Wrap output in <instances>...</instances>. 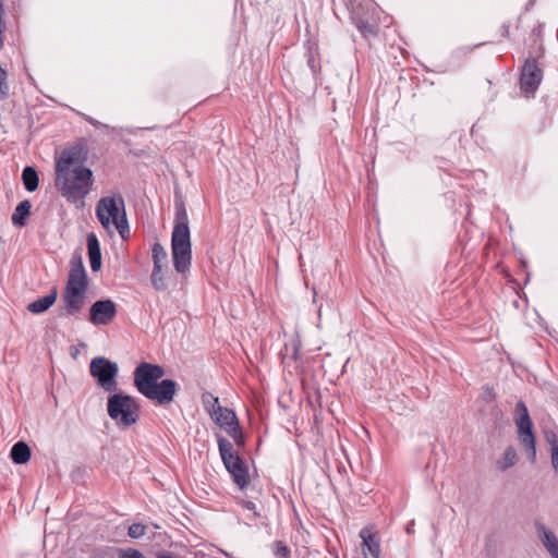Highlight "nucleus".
<instances>
[{"mask_svg": "<svg viewBox=\"0 0 558 558\" xmlns=\"http://www.w3.org/2000/svg\"><path fill=\"white\" fill-rule=\"evenodd\" d=\"M163 375L162 366L142 362L133 372L134 386L145 398L161 405L169 404L177 393L178 384L173 379H161Z\"/></svg>", "mask_w": 558, "mask_h": 558, "instance_id": "obj_1", "label": "nucleus"}, {"mask_svg": "<svg viewBox=\"0 0 558 558\" xmlns=\"http://www.w3.org/2000/svg\"><path fill=\"white\" fill-rule=\"evenodd\" d=\"M174 209V226L171 234L172 262L174 269L184 274L190 269L192 260L189 216L185 204L181 198L175 199Z\"/></svg>", "mask_w": 558, "mask_h": 558, "instance_id": "obj_2", "label": "nucleus"}, {"mask_svg": "<svg viewBox=\"0 0 558 558\" xmlns=\"http://www.w3.org/2000/svg\"><path fill=\"white\" fill-rule=\"evenodd\" d=\"M87 287V275L80 252H74L70 260V271L63 300L69 314L78 312Z\"/></svg>", "mask_w": 558, "mask_h": 558, "instance_id": "obj_3", "label": "nucleus"}, {"mask_svg": "<svg viewBox=\"0 0 558 558\" xmlns=\"http://www.w3.org/2000/svg\"><path fill=\"white\" fill-rule=\"evenodd\" d=\"M92 171L85 167L73 168L69 172L56 173V186L69 202L83 204L90 190Z\"/></svg>", "mask_w": 558, "mask_h": 558, "instance_id": "obj_4", "label": "nucleus"}, {"mask_svg": "<svg viewBox=\"0 0 558 558\" xmlns=\"http://www.w3.org/2000/svg\"><path fill=\"white\" fill-rule=\"evenodd\" d=\"M107 413L120 428L126 429L138 422L141 404L133 396L114 393L107 400Z\"/></svg>", "mask_w": 558, "mask_h": 558, "instance_id": "obj_5", "label": "nucleus"}, {"mask_svg": "<svg viewBox=\"0 0 558 558\" xmlns=\"http://www.w3.org/2000/svg\"><path fill=\"white\" fill-rule=\"evenodd\" d=\"M218 449L221 460L231 474L233 482L242 489L250 483L248 469L239 453L233 450V445L226 438H218Z\"/></svg>", "mask_w": 558, "mask_h": 558, "instance_id": "obj_6", "label": "nucleus"}, {"mask_svg": "<svg viewBox=\"0 0 558 558\" xmlns=\"http://www.w3.org/2000/svg\"><path fill=\"white\" fill-rule=\"evenodd\" d=\"M514 423L518 427V438L525 449L531 461L536 459L535 435L533 433V423L527 408L523 401H518L514 408Z\"/></svg>", "mask_w": 558, "mask_h": 558, "instance_id": "obj_7", "label": "nucleus"}, {"mask_svg": "<svg viewBox=\"0 0 558 558\" xmlns=\"http://www.w3.org/2000/svg\"><path fill=\"white\" fill-rule=\"evenodd\" d=\"M113 226L123 241L131 238V229L125 209V201L121 193L107 196V229Z\"/></svg>", "mask_w": 558, "mask_h": 558, "instance_id": "obj_8", "label": "nucleus"}, {"mask_svg": "<svg viewBox=\"0 0 558 558\" xmlns=\"http://www.w3.org/2000/svg\"><path fill=\"white\" fill-rule=\"evenodd\" d=\"M543 80V69L537 59L530 57L525 60L520 73V88L525 94H534Z\"/></svg>", "mask_w": 558, "mask_h": 558, "instance_id": "obj_9", "label": "nucleus"}, {"mask_svg": "<svg viewBox=\"0 0 558 558\" xmlns=\"http://www.w3.org/2000/svg\"><path fill=\"white\" fill-rule=\"evenodd\" d=\"M85 159L83 147L73 146L62 151L56 165V173L69 172L73 168L83 167L81 163Z\"/></svg>", "mask_w": 558, "mask_h": 558, "instance_id": "obj_10", "label": "nucleus"}, {"mask_svg": "<svg viewBox=\"0 0 558 558\" xmlns=\"http://www.w3.org/2000/svg\"><path fill=\"white\" fill-rule=\"evenodd\" d=\"M360 537L362 538V551L364 556L366 557L367 554H369L372 558H379L380 544L376 534L372 533L369 529L364 527L360 532Z\"/></svg>", "mask_w": 558, "mask_h": 558, "instance_id": "obj_11", "label": "nucleus"}, {"mask_svg": "<svg viewBox=\"0 0 558 558\" xmlns=\"http://www.w3.org/2000/svg\"><path fill=\"white\" fill-rule=\"evenodd\" d=\"M87 253L93 271H98L101 268V251L100 244L95 233L90 232L86 236Z\"/></svg>", "mask_w": 558, "mask_h": 558, "instance_id": "obj_12", "label": "nucleus"}, {"mask_svg": "<svg viewBox=\"0 0 558 558\" xmlns=\"http://www.w3.org/2000/svg\"><path fill=\"white\" fill-rule=\"evenodd\" d=\"M57 300V290L53 289L49 294L29 303L27 310L33 314L46 312Z\"/></svg>", "mask_w": 558, "mask_h": 558, "instance_id": "obj_13", "label": "nucleus"}, {"mask_svg": "<svg viewBox=\"0 0 558 558\" xmlns=\"http://www.w3.org/2000/svg\"><path fill=\"white\" fill-rule=\"evenodd\" d=\"M217 410L218 411L214 416H211V418L222 429L229 425L235 424L238 421L236 414L233 410L221 405H217Z\"/></svg>", "mask_w": 558, "mask_h": 558, "instance_id": "obj_14", "label": "nucleus"}, {"mask_svg": "<svg viewBox=\"0 0 558 558\" xmlns=\"http://www.w3.org/2000/svg\"><path fill=\"white\" fill-rule=\"evenodd\" d=\"M32 456L28 445L24 441H17L13 445L10 451L12 461L16 464H25L29 461Z\"/></svg>", "mask_w": 558, "mask_h": 558, "instance_id": "obj_15", "label": "nucleus"}, {"mask_svg": "<svg viewBox=\"0 0 558 558\" xmlns=\"http://www.w3.org/2000/svg\"><path fill=\"white\" fill-rule=\"evenodd\" d=\"M355 27L359 29L361 35L369 40L378 35L379 27L375 22H369L362 17L353 19Z\"/></svg>", "mask_w": 558, "mask_h": 558, "instance_id": "obj_16", "label": "nucleus"}, {"mask_svg": "<svg viewBox=\"0 0 558 558\" xmlns=\"http://www.w3.org/2000/svg\"><path fill=\"white\" fill-rule=\"evenodd\" d=\"M534 526L538 538L547 550L558 543L557 536L551 531L547 530L542 522L536 520Z\"/></svg>", "mask_w": 558, "mask_h": 558, "instance_id": "obj_17", "label": "nucleus"}, {"mask_svg": "<svg viewBox=\"0 0 558 558\" xmlns=\"http://www.w3.org/2000/svg\"><path fill=\"white\" fill-rule=\"evenodd\" d=\"M31 208H32V204H31L29 201L25 199V201L21 202L16 206V208H15L13 215H12V222H13V225H15V226H24L26 218L31 214Z\"/></svg>", "mask_w": 558, "mask_h": 558, "instance_id": "obj_18", "label": "nucleus"}, {"mask_svg": "<svg viewBox=\"0 0 558 558\" xmlns=\"http://www.w3.org/2000/svg\"><path fill=\"white\" fill-rule=\"evenodd\" d=\"M518 462L517 451L512 446H508L505 449L502 458L497 460L496 465L500 471H506L509 468H512Z\"/></svg>", "mask_w": 558, "mask_h": 558, "instance_id": "obj_19", "label": "nucleus"}, {"mask_svg": "<svg viewBox=\"0 0 558 558\" xmlns=\"http://www.w3.org/2000/svg\"><path fill=\"white\" fill-rule=\"evenodd\" d=\"M22 180L25 189L28 192H34L37 190L39 180L38 174L33 167L24 168L22 172Z\"/></svg>", "mask_w": 558, "mask_h": 558, "instance_id": "obj_20", "label": "nucleus"}, {"mask_svg": "<svg viewBox=\"0 0 558 558\" xmlns=\"http://www.w3.org/2000/svg\"><path fill=\"white\" fill-rule=\"evenodd\" d=\"M90 374L97 378L100 387H105V356H98L92 361Z\"/></svg>", "mask_w": 558, "mask_h": 558, "instance_id": "obj_21", "label": "nucleus"}, {"mask_svg": "<svg viewBox=\"0 0 558 558\" xmlns=\"http://www.w3.org/2000/svg\"><path fill=\"white\" fill-rule=\"evenodd\" d=\"M151 259L154 267L157 268H163L168 263V254L159 242H155L151 247Z\"/></svg>", "mask_w": 558, "mask_h": 558, "instance_id": "obj_22", "label": "nucleus"}, {"mask_svg": "<svg viewBox=\"0 0 558 558\" xmlns=\"http://www.w3.org/2000/svg\"><path fill=\"white\" fill-rule=\"evenodd\" d=\"M150 282L156 291H165L167 289L166 277L162 268L153 267Z\"/></svg>", "mask_w": 558, "mask_h": 558, "instance_id": "obj_23", "label": "nucleus"}, {"mask_svg": "<svg viewBox=\"0 0 558 558\" xmlns=\"http://www.w3.org/2000/svg\"><path fill=\"white\" fill-rule=\"evenodd\" d=\"M306 59L307 65L311 69L312 73L314 75H317L322 69L318 49L313 47L308 48Z\"/></svg>", "mask_w": 558, "mask_h": 558, "instance_id": "obj_24", "label": "nucleus"}, {"mask_svg": "<svg viewBox=\"0 0 558 558\" xmlns=\"http://www.w3.org/2000/svg\"><path fill=\"white\" fill-rule=\"evenodd\" d=\"M202 402L210 417L218 411L217 405H220L218 397H215L213 393L207 391L202 395Z\"/></svg>", "mask_w": 558, "mask_h": 558, "instance_id": "obj_25", "label": "nucleus"}, {"mask_svg": "<svg viewBox=\"0 0 558 558\" xmlns=\"http://www.w3.org/2000/svg\"><path fill=\"white\" fill-rule=\"evenodd\" d=\"M90 320L94 324H105V300H99L92 306Z\"/></svg>", "mask_w": 558, "mask_h": 558, "instance_id": "obj_26", "label": "nucleus"}, {"mask_svg": "<svg viewBox=\"0 0 558 558\" xmlns=\"http://www.w3.org/2000/svg\"><path fill=\"white\" fill-rule=\"evenodd\" d=\"M118 366L116 363L107 360V391L114 390L117 387L116 376Z\"/></svg>", "mask_w": 558, "mask_h": 558, "instance_id": "obj_27", "label": "nucleus"}, {"mask_svg": "<svg viewBox=\"0 0 558 558\" xmlns=\"http://www.w3.org/2000/svg\"><path fill=\"white\" fill-rule=\"evenodd\" d=\"M117 555L118 558H147L141 550L133 547L118 548Z\"/></svg>", "mask_w": 558, "mask_h": 558, "instance_id": "obj_28", "label": "nucleus"}, {"mask_svg": "<svg viewBox=\"0 0 558 558\" xmlns=\"http://www.w3.org/2000/svg\"><path fill=\"white\" fill-rule=\"evenodd\" d=\"M10 87L8 83V73L0 66V100H4L9 97Z\"/></svg>", "mask_w": 558, "mask_h": 558, "instance_id": "obj_29", "label": "nucleus"}, {"mask_svg": "<svg viewBox=\"0 0 558 558\" xmlns=\"http://www.w3.org/2000/svg\"><path fill=\"white\" fill-rule=\"evenodd\" d=\"M146 530H147L146 525H144L142 523H133L128 529V535L131 538L137 539V538L143 537L146 534Z\"/></svg>", "mask_w": 558, "mask_h": 558, "instance_id": "obj_30", "label": "nucleus"}, {"mask_svg": "<svg viewBox=\"0 0 558 558\" xmlns=\"http://www.w3.org/2000/svg\"><path fill=\"white\" fill-rule=\"evenodd\" d=\"M272 547H274V555L276 556V558H289L290 557V549L283 542L276 541L274 543Z\"/></svg>", "mask_w": 558, "mask_h": 558, "instance_id": "obj_31", "label": "nucleus"}, {"mask_svg": "<svg viewBox=\"0 0 558 558\" xmlns=\"http://www.w3.org/2000/svg\"><path fill=\"white\" fill-rule=\"evenodd\" d=\"M96 215L100 225L105 228V197L99 198L96 207Z\"/></svg>", "mask_w": 558, "mask_h": 558, "instance_id": "obj_32", "label": "nucleus"}, {"mask_svg": "<svg viewBox=\"0 0 558 558\" xmlns=\"http://www.w3.org/2000/svg\"><path fill=\"white\" fill-rule=\"evenodd\" d=\"M223 429L231 438H234L239 433L242 432L239 421H236L235 424L225 427Z\"/></svg>", "mask_w": 558, "mask_h": 558, "instance_id": "obj_33", "label": "nucleus"}, {"mask_svg": "<svg viewBox=\"0 0 558 558\" xmlns=\"http://www.w3.org/2000/svg\"><path fill=\"white\" fill-rule=\"evenodd\" d=\"M547 442L550 445V451L558 446V437L554 432L545 434Z\"/></svg>", "mask_w": 558, "mask_h": 558, "instance_id": "obj_34", "label": "nucleus"}, {"mask_svg": "<svg viewBox=\"0 0 558 558\" xmlns=\"http://www.w3.org/2000/svg\"><path fill=\"white\" fill-rule=\"evenodd\" d=\"M116 316V304L107 299V323Z\"/></svg>", "mask_w": 558, "mask_h": 558, "instance_id": "obj_35", "label": "nucleus"}, {"mask_svg": "<svg viewBox=\"0 0 558 558\" xmlns=\"http://www.w3.org/2000/svg\"><path fill=\"white\" fill-rule=\"evenodd\" d=\"M81 348H86V344L85 343H80L78 345H72L70 348V355L73 357V359H77V356L80 355L81 353Z\"/></svg>", "mask_w": 558, "mask_h": 558, "instance_id": "obj_36", "label": "nucleus"}, {"mask_svg": "<svg viewBox=\"0 0 558 558\" xmlns=\"http://www.w3.org/2000/svg\"><path fill=\"white\" fill-rule=\"evenodd\" d=\"M551 464L555 471L558 473V446L551 450Z\"/></svg>", "mask_w": 558, "mask_h": 558, "instance_id": "obj_37", "label": "nucleus"}, {"mask_svg": "<svg viewBox=\"0 0 558 558\" xmlns=\"http://www.w3.org/2000/svg\"><path fill=\"white\" fill-rule=\"evenodd\" d=\"M238 447H244L245 446V439L243 432L239 433L234 438H232Z\"/></svg>", "mask_w": 558, "mask_h": 558, "instance_id": "obj_38", "label": "nucleus"}, {"mask_svg": "<svg viewBox=\"0 0 558 558\" xmlns=\"http://www.w3.org/2000/svg\"><path fill=\"white\" fill-rule=\"evenodd\" d=\"M155 556L156 558H177L172 553L167 550H158Z\"/></svg>", "mask_w": 558, "mask_h": 558, "instance_id": "obj_39", "label": "nucleus"}, {"mask_svg": "<svg viewBox=\"0 0 558 558\" xmlns=\"http://www.w3.org/2000/svg\"><path fill=\"white\" fill-rule=\"evenodd\" d=\"M500 33L504 38H509L510 35V24L504 23L500 27Z\"/></svg>", "mask_w": 558, "mask_h": 558, "instance_id": "obj_40", "label": "nucleus"}, {"mask_svg": "<svg viewBox=\"0 0 558 558\" xmlns=\"http://www.w3.org/2000/svg\"><path fill=\"white\" fill-rule=\"evenodd\" d=\"M244 508L247 509V510H253L254 511V515L255 517H258L259 513L255 510L256 509V506L253 501H244Z\"/></svg>", "mask_w": 558, "mask_h": 558, "instance_id": "obj_41", "label": "nucleus"}, {"mask_svg": "<svg viewBox=\"0 0 558 558\" xmlns=\"http://www.w3.org/2000/svg\"><path fill=\"white\" fill-rule=\"evenodd\" d=\"M548 553L553 558H558V543L548 549Z\"/></svg>", "mask_w": 558, "mask_h": 558, "instance_id": "obj_42", "label": "nucleus"}, {"mask_svg": "<svg viewBox=\"0 0 558 558\" xmlns=\"http://www.w3.org/2000/svg\"><path fill=\"white\" fill-rule=\"evenodd\" d=\"M414 525V521H412L408 526H407V532L408 533H411L412 531V526Z\"/></svg>", "mask_w": 558, "mask_h": 558, "instance_id": "obj_43", "label": "nucleus"}, {"mask_svg": "<svg viewBox=\"0 0 558 558\" xmlns=\"http://www.w3.org/2000/svg\"><path fill=\"white\" fill-rule=\"evenodd\" d=\"M298 353H299V349H298V348H295V349H294V352H293V357H294V359H298Z\"/></svg>", "mask_w": 558, "mask_h": 558, "instance_id": "obj_44", "label": "nucleus"}]
</instances>
